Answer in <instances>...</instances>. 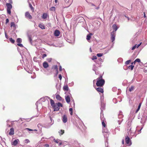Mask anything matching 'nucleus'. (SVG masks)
Masks as SVG:
<instances>
[{
	"mask_svg": "<svg viewBox=\"0 0 147 147\" xmlns=\"http://www.w3.org/2000/svg\"><path fill=\"white\" fill-rule=\"evenodd\" d=\"M96 84L97 86L102 87L105 84V80L102 78V75H100L99 77L96 79Z\"/></svg>",
	"mask_w": 147,
	"mask_h": 147,
	"instance_id": "nucleus-1",
	"label": "nucleus"
},
{
	"mask_svg": "<svg viewBox=\"0 0 147 147\" xmlns=\"http://www.w3.org/2000/svg\"><path fill=\"white\" fill-rule=\"evenodd\" d=\"M6 5L7 7V13L10 15L11 14V9L12 8V6L10 3H7Z\"/></svg>",
	"mask_w": 147,
	"mask_h": 147,
	"instance_id": "nucleus-2",
	"label": "nucleus"
},
{
	"mask_svg": "<svg viewBox=\"0 0 147 147\" xmlns=\"http://www.w3.org/2000/svg\"><path fill=\"white\" fill-rule=\"evenodd\" d=\"M125 142L127 144H129V146L131 145V140L128 136L125 137Z\"/></svg>",
	"mask_w": 147,
	"mask_h": 147,
	"instance_id": "nucleus-3",
	"label": "nucleus"
},
{
	"mask_svg": "<svg viewBox=\"0 0 147 147\" xmlns=\"http://www.w3.org/2000/svg\"><path fill=\"white\" fill-rule=\"evenodd\" d=\"M115 32L114 31L112 32L111 33V40L112 42H113L115 40Z\"/></svg>",
	"mask_w": 147,
	"mask_h": 147,
	"instance_id": "nucleus-4",
	"label": "nucleus"
},
{
	"mask_svg": "<svg viewBox=\"0 0 147 147\" xmlns=\"http://www.w3.org/2000/svg\"><path fill=\"white\" fill-rule=\"evenodd\" d=\"M25 16L26 18L30 19H31L32 18V16L30 15L28 12H26L25 13Z\"/></svg>",
	"mask_w": 147,
	"mask_h": 147,
	"instance_id": "nucleus-5",
	"label": "nucleus"
},
{
	"mask_svg": "<svg viewBox=\"0 0 147 147\" xmlns=\"http://www.w3.org/2000/svg\"><path fill=\"white\" fill-rule=\"evenodd\" d=\"M55 70L57 74L58 73V69L57 66V65H54L52 66L51 68V70Z\"/></svg>",
	"mask_w": 147,
	"mask_h": 147,
	"instance_id": "nucleus-6",
	"label": "nucleus"
},
{
	"mask_svg": "<svg viewBox=\"0 0 147 147\" xmlns=\"http://www.w3.org/2000/svg\"><path fill=\"white\" fill-rule=\"evenodd\" d=\"M96 90L99 92H100L102 93H103L104 92V90L103 88L101 87H98L96 88Z\"/></svg>",
	"mask_w": 147,
	"mask_h": 147,
	"instance_id": "nucleus-7",
	"label": "nucleus"
},
{
	"mask_svg": "<svg viewBox=\"0 0 147 147\" xmlns=\"http://www.w3.org/2000/svg\"><path fill=\"white\" fill-rule=\"evenodd\" d=\"M62 121L64 123H65L67 121V117L66 115H64L62 117Z\"/></svg>",
	"mask_w": 147,
	"mask_h": 147,
	"instance_id": "nucleus-8",
	"label": "nucleus"
},
{
	"mask_svg": "<svg viewBox=\"0 0 147 147\" xmlns=\"http://www.w3.org/2000/svg\"><path fill=\"white\" fill-rule=\"evenodd\" d=\"M54 109V111H58L59 109V107L55 105L53 107H52Z\"/></svg>",
	"mask_w": 147,
	"mask_h": 147,
	"instance_id": "nucleus-9",
	"label": "nucleus"
},
{
	"mask_svg": "<svg viewBox=\"0 0 147 147\" xmlns=\"http://www.w3.org/2000/svg\"><path fill=\"white\" fill-rule=\"evenodd\" d=\"M19 141V140L18 139L16 140L12 143V145H13L14 146H16L18 144V142Z\"/></svg>",
	"mask_w": 147,
	"mask_h": 147,
	"instance_id": "nucleus-10",
	"label": "nucleus"
},
{
	"mask_svg": "<svg viewBox=\"0 0 147 147\" xmlns=\"http://www.w3.org/2000/svg\"><path fill=\"white\" fill-rule=\"evenodd\" d=\"M54 35L56 36H58L60 34V32L59 30H56L54 33Z\"/></svg>",
	"mask_w": 147,
	"mask_h": 147,
	"instance_id": "nucleus-11",
	"label": "nucleus"
},
{
	"mask_svg": "<svg viewBox=\"0 0 147 147\" xmlns=\"http://www.w3.org/2000/svg\"><path fill=\"white\" fill-rule=\"evenodd\" d=\"M14 134V129L13 127L11 128L10 129V131L9 133V134L10 135H13Z\"/></svg>",
	"mask_w": 147,
	"mask_h": 147,
	"instance_id": "nucleus-12",
	"label": "nucleus"
},
{
	"mask_svg": "<svg viewBox=\"0 0 147 147\" xmlns=\"http://www.w3.org/2000/svg\"><path fill=\"white\" fill-rule=\"evenodd\" d=\"M93 34L91 33H90L89 34H88L86 36L87 40H90L91 37V36Z\"/></svg>",
	"mask_w": 147,
	"mask_h": 147,
	"instance_id": "nucleus-13",
	"label": "nucleus"
},
{
	"mask_svg": "<svg viewBox=\"0 0 147 147\" xmlns=\"http://www.w3.org/2000/svg\"><path fill=\"white\" fill-rule=\"evenodd\" d=\"M65 99L66 101V102L67 103H69L70 101V98L69 96H65Z\"/></svg>",
	"mask_w": 147,
	"mask_h": 147,
	"instance_id": "nucleus-14",
	"label": "nucleus"
},
{
	"mask_svg": "<svg viewBox=\"0 0 147 147\" xmlns=\"http://www.w3.org/2000/svg\"><path fill=\"white\" fill-rule=\"evenodd\" d=\"M142 43L141 42L139 44H138L137 45V44H136L135 46H133L132 49V50H134L136 48H138L141 45Z\"/></svg>",
	"mask_w": 147,
	"mask_h": 147,
	"instance_id": "nucleus-15",
	"label": "nucleus"
},
{
	"mask_svg": "<svg viewBox=\"0 0 147 147\" xmlns=\"http://www.w3.org/2000/svg\"><path fill=\"white\" fill-rule=\"evenodd\" d=\"M43 66L45 68H46L49 67V64L47 62H44L43 63Z\"/></svg>",
	"mask_w": 147,
	"mask_h": 147,
	"instance_id": "nucleus-16",
	"label": "nucleus"
},
{
	"mask_svg": "<svg viewBox=\"0 0 147 147\" xmlns=\"http://www.w3.org/2000/svg\"><path fill=\"white\" fill-rule=\"evenodd\" d=\"M56 98L57 100L60 101L62 99V98L58 94H56Z\"/></svg>",
	"mask_w": 147,
	"mask_h": 147,
	"instance_id": "nucleus-17",
	"label": "nucleus"
},
{
	"mask_svg": "<svg viewBox=\"0 0 147 147\" xmlns=\"http://www.w3.org/2000/svg\"><path fill=\"white\" fill-rule=\"evenodd\" d=\"M11 27L12 28L13 27L14 29H16V26L14 22H11Z\"/></svg>",
	"mask_w": 147,
	"mask_h": 147,
	"instance_id": "nucleus-18",
	"label": "nucleus"
},
{
	"mask_svg": "<svg viewBox=\"0 0 147 147\" xmlns=\"http://www.w3.org/2000/svg\"><path fill=\"white\" fill-rule=\"evenodd\" d=\"M50 103L52 107H53L55 105V103L54 100L51 99H50Z\"/></svg>",
	"mask_w": 147,
	"mask_h": 147,
	"instance_id": "nucleus-19",
	"label": "nucleus"
},
{
	"mask_svg": "<svg viewBox=\"0 0 147 147\" xmlns=\"http://www.w3.org/2000/svg\"><path fill=\"white\" fill-rule=\"evenodd\" d=\"M112 27L113 30H115V31H114L115 32L118 29L117 26L115 24H113L112 26Z\"/></svg>",
	"mask_w": 147,
	"mask_h": 147,
	"instance_id": "nucleus-20",
	"label": "nucleus"
},
{
	"mask_svg": "<svg viewBox=\"0 0 147 147\" xmlns=\"http://www.w3.org/2000/svg\"><path fill=\"white\" fill-rule=\"evenodd\" d=\"M65 132V131L64 130H61L59 132V134L60 136L62 135Z\"/></svg>",
	"mask_w": 147,
	"mask_h": 147,
	"instance_id": "nucleus-21",
	"label": "nucleus"
},
{
	"mask_svg": "<svg viewBox=\"0 0 147 147\" xmlns=\"http://www.w3.org/2000/svg\"><path fill=\"white\" fill-rule=\"evenodd\" d=\"M47 14L45 13H44L42 16V18L43 19H45L47 18Z\"/></svg>",
	"mask_w": 147,
	"mask_h": 147,
	"instance_id": "nucleus-22",
	"label": "nucleus"
},
{
	"mask_svg": "<svg viewBox=\"0 0 147 147\" xmlns=\"http://www.w3.org/2000/svg\"><path fill=\"white\" fill-rule=\"evenodd\" d=\"M63 89L65 91H68V86L67 85H65L63 86Z\"/></svg>",
	"mask_w": 147,
	"mask_h": 147,
	"instance_id": "nucleus-23",
	"label": "nucleus"
},
{
	"mask_svg": "<svg viewBox=\"0 0 147 147\" xmlns=\"http://www.w3.org/2000/svg\"><path fill=\"white\" fill-rule=\"evenodd\" d=\"M39 27L41 28L42 29H45V26H44V25L42 24H40L38 25Z\"/></svg>",
	"mask_w": 147,
	"mask_h": 147,
	"instance_id": "nucleus-24",
	"label": "nucleus"
},
{
	"mask_svg": "<svg viewBox=\"0 0 147 147\" xmlns=\"http://www.w3.org/2000/svg\"><path fill=\"white\" fill-rule=\"evenodd\" d=\"M141 104H142L141 103H139V105L138 106V107L136 111V113H137L138 112V111L140 109V108L141 107Z\"/></svg>",
	"mask_w": 147,
	"mask_h": 147,
	"instance_id": "nucleus-25",
	"label": "nucleus"
},
{
	"mask_svg": "<svg viewBox=\"0 0 147 147\" xmlns=\"http://www.w3.org/2000/svg\"><path fill=\"white\" fill-rule=\"evenodd\" d=\"M29 6L30 8L31 9V10L32 11V12H34V8L32 7V5L31 3H29Z\"/></svg>",
	"mask_w": 147,
	"mask_h": 147,
	"instance_id": "nucleus-26",
	"label": "nucleus"
},
{
	"mask_svg": "<svg viewBox=\"0 0 147 147\" xmlns=\"http://www.w3.org/2000/svg\"><path fill=\"white\" fill-rule=\"evenodd\" d=\"M134 67V65H131L128 66V68L129 69H130L131 70H132L133 69Z\"/></svg>",
	"mask_w": 147,
	"mask_h": 147,
	"instance_id": "nucleus-27",
	"label": "nucleus"
},
{
	"mask_svg": "<svg viewBox=\"0 0 147 147\" xmlns=\"http://www.w3.org/2000/svg\"><path fill=\"white\" fill-rule=\"evenodd\" d=\"M134 86H131V87H130L129 89V91L130 92H131L133 91L134 89Z\"/></svg>",
	"mask_w": 147,
	"mask_h": 147,
	"instance_id": "nucleus-28",
	"label": "nucleus"
},
{
	"mask_svg": "<svg viewBox=\"0 0 147 147\" xmlns=\"http://www.w3.org/2000/svg\"><path fill=\"white\" fill-rule=\"evenodd\" d=\"M16 41L18 43H20L22 42V40L21 38H17Z\"/></svg>",
	"mask_w": 147,
	"mask_h": 147,
	"instance_id": "nucleus-29",
	"label": "nucleus"
},
{
	"mask_svg": "<svg viewBox=\"0 0 147 147\" xmlns=\"http://www.w3.org/2000/svg\"><path fill=\"white\" fill-rule=\"evenodd\" d=\"M136 62L140 63V60L139 59H136L134 61V65L135 64V63Z\"/></svg>",
	"mask_w": 147,
	"mask_h": 147,
	"instance_id": "nucleus-30",
	"label": "nucleus"
},
{
	"mask_svg": "<svg viewBox=\"0 0 147 147\" xmlns=\"http://www.w3.org/2000/svg\"><path fill=\"white\" fill-rule=\"evenodd\" d=\"M55 7H52L50 8V10L51 11H55Z\"/></svg>",
	"mask_w": 147,
	"mask_h": 147,
	"instance_id": "nucleus-31",
	"label": "nucleus"
},
{
	"mask_svg": "<svg viewBox=\"0 0 147 147\" xmlns=\"http://www.w3.org/2000/svg\"><path fill=\"white\" fill-rule=\"evenodd\" d=\"M69 111L70 112L71 115H73V109L72 108H70L69 109Z\"/></svg>",
	"mask_w": 147,
	"mask_h": 147,
	"instance_id": "nucleus-32",
	"label": "nucleus"
},
{
	"mask_svg": "<svg viewBox=\"0 0 147 147\" xmlns=\"http://www.w3.org/2000/svg\"><path fill=\"white\" fill-rule=\"evenodd\" d=\"M57 106L58 107H63V105H62V104H61V103L60 102H58L57 103Z\"/></svg>",
	"mask_w": 147,
	"mask_h": 147,
	"instance_id": "nucleus-33",
	"label": "nucleus"
},
{
	"mask_svg": "<svg viewBox=\"0 0 147 147\" xmlns=\"http://www.w3.org/2000/svg\"><path fill=\"white\" fill-rule=\"evenodd\" d=\"M9 40L12 43L15 42V40L11 38H9Z\"/></svg>",
	"mask_w": 147,
	"mask_h": 147,
	"instance_id": "nucleus-34",
	"label": "nucleus"
},
{
	"mask_svg": "<svg viewBox=\"0 0 147 147\" xmlns=\"http://www.w3.org/2000/svg\"><path fill=\"white\" fill-rule=\"evenodd\" d=\"M54 141L56 143L58 144L59 142L60 141V140H56L55 139H54Z\"/></svg>",
	"mask_w": 147,
	"mask_h": 147,
	"instance_id": "nucleus-35",
	"label": "nucleus"
},
{
	"mask_svg": "<svg viewBox=\"0 0 147 147\" xmlns=\"http://www.w3.org/2000/svg\"><path fill=\"white\" fill-rule=\"evenodd\" d=\"M102 126L104 127H105L106 126V125L103 120L102 122Z\"/></svg>",
	"mask_w": 147,
	"mask_h": 147,
	"instance_id": "nucleus-36",
	"label": "nucleus"
},
{
	"mask_svg": "<svg viewBox=\"0 0 147 147\" xmlns=\"http://www.w3.org/2000/svg\"><path fill=\"white\" fill-rule=\"evenodd\" d=\"M131 60H128L125 62V64L126 65L129 64L131 62Z\"/></svg>",
	"mask_w": 147,
	"mask_h": 147,
	"instance_id": "nucleus-37",
	"label": "nucleus"
},
{
	"mask_svg": "<svg viewBox=\"0 0 147 147\" xmlns=\"http://www.w3.org/2000/svg\"><path fill=\"white\" fill-rule=\"evenodd\" d=\"M103 55V54L102 53H98L97 54V56L99 57H101V56H102Z\"/></svg>",
	"mask_w": 147,
	"mask_h": 147,
	"instance_id": "nucleus-38",
	"label": "nucleus"
},
{
	"mask_svg": "<svg viewBox=\"0 0 147 147\" xmlns=\"http://www.w3.org/2000/svg\"><path fill=\"white\" fill-rule=\"evenodd\" d=\"M97 59V57H96V56H93L92 57V60H94V59Z\"/></svg>",
	"mask_w": 147,
	"mask_h": 147,
	"instance_id": "nucleus-39",
	"label": "nucleus"
},
{
	"mask_svg": "<svg viewBox=\"0 0 147 147\" xmlns=\"http://www.w3.org/2000/svg\"><path fill=\"white\" fill-rule=\"evenodd\" d=\"M29 142H30V141L29 140H28V139H26L25 140V143H27Z\"/></svg>",
	"mask_w": 147,
	"mask_h": 147,
	"instance_id": "nucleus-40",
	"label": "nucleus"
},
{
	"mask_svg": "<svg viewBox=\"0 0 147 147\" xmlns=\"http://www.w3.org/2000/svg\"><path fill=\"white\" fill-rule=\"evenodd\" d=\"M17 45L19 46H20V47H23V45L22 44H20V43H18V44H17Z\"/></svg>",
	"mask_w": 147,
	"mask_h": 147,
	"instance_id": "nucleus-41",
	"label": "nucleus"
},
{
	"mask_svg": "<svg viewBox=\"0 0 147 147\" xmlns=\"http://www.w3.org/2000/svg\"><path fill=\"white\" fill-rule=\"evenodd\" d=\"M28 39L30 42H31L32 41V39L31 37L30 36H29L28 37Z\"/></svg>",
	"mask_w": 147,
	"mask_h": 147,
	"instance_id": "nucleus-42",
	"label": "nucleus"
},
{
	"mask_svg": "<svg viewBox=\"0 0 147 147\" xmlns=\"http://www.w3.org/2000/svg\"><path fill=\"white\" fill-rule=\"evenodd\" d=\"M47 55L46 54H43L42 55V58H44L45 57L47 56Z\"/></svg>",
	"mask_w": 147,
	"mask_h": 147,
	"instance_id": "nucleus-43",
	"label": "nucleus"
},
{
	"mask_svg": "<svg viewBox=\"0 0 147 147\" xmlns=\"http://www.w3.org/2000/svg\"><path fill=\"white\" fill-rule=\"evenodd\" d=\"M9 22V20L8 18H7L6 19V22L5 24H7Z\"/></svg>",
	"mask_w": 147,
	"mask_h": 147,
	"instance_id": "nucleus-44",
	"label": "nucleus"
},
{
	"mask_svg": "<svg viewBox=\"0 0 147 147\" xmlns=\"http://www.w3.org/2000/svg\"><path fill=\"white\" fill-rule=\"evenodd\" d=\"M59 79L61 80L62 79V76L61 74H59Z\"/></svg>",
	"mask_w": 147,
	"mask_h": 147,
	"instance_id": "nucleus-45",
	"label": "nucleus"
},
{
	"mask_svg": "<svg viewBox=\"0 0 147 147\" xmlns=\"http://www.w3.org/2000/svg\"><path fill=\"white\" fill-rule=\"evenodd\" d=\"M26 129H27L28 131H31L33 130L32 129L28 128H26Z\"/></svg>",
	"mask_w": 147,
	"mask_h": 147,
	"instance_id": "nucleus-46",
	"label": "nucleus"
},
{
	"mask_svg": "<svg viewBox=\"0 0 147 147\" xmlns=\"http://www.w3.org/2000/svg\"><path fill=\"white\" fill-rule=\"evenodd\" d=\"M58 143H59V146H61L62 144V142L61 141H60Z\"/></svg>",
	"mask_w": 147,
	"mask_h": 147,
	"instance_id": "nucleus-47",
	"label": "nucleus"
},
{
	"mask_svg": "<svg viewBox=\"0 0 147 147\" xmlns=\"http://www.w3.org/2000/svg\"><path fill=\"white\" fill-rule=\"evenodd\" d=\"M45 146L46 147H49V145L48 144H45Z\"/></svg>",
	"mask_w": 147,
	"mask_h": 147,
	"instance_id": "nucleus-48",
	"label": "nucleus"
},
{
	"mask_svg": "<svg viewBox=\"0 0 147 147\" xmlns=\"http://www.w3.org/2000/svg\"><path fill=\"white\" fill-rule=\"evenodd\" d=\"M59 70L60 71H61L62 70V68L61 66H60L59 68Z\"/></svg>",
	"mask_w": 147,
	"mask_h": 147,
	"instance_id": "nucleus-49",
	"label": "nucleus"
},
{
	"mask_svg": "<svg viewBox=\"0 0 147 147\" xmlns=\"http://www.w3.org/2000/svg\"><path fill=\"white\" fill-rule=\"evenodd\" d=\"M122 144H123L124 143V140H123L122 141Z\"/></svg>",
	"mask_w": 147,
	"mask_h": 147,
	"instance_id": "nucleus-50",
	"label": "nucleus"
},
{
	"mask_svg": "<svg viewBox=\"0 0 147 147\" xmlns=\"http://www.w3.org/2000/svg\"><path fill=\"white\" fill-rule=\"evenodd\" d=\"M9 1L11 3H12V0H9Z\"/></svg>",
	"mask_w": 147,
	"mask_h": 147,
	"instance_id": "nucleus-51",
	"label": "nucleus"
},
{
	"mask_svg": "<svg viewBox=\"0 0 147 147\" xmlns=\"http://www.w3.org/2000/svg\"><path fill=\"white\" fill-rule=\"evenodd\" d=\"M125 17H126V18H127L128 20L129 21V18L128 17H127L126 16H125Z\"/></svg>",
	"mask_w": 147,
	"mask_h": 147,
	"instance_id": "nucleus-52",
	"label": "nucleus"
},
{
	"mask_svg": "<svg viewBox=\"0 0 147 147\" xmlns=\"http://www.w3.org/2000/svg\"><path fill=\"white\" fill-rule=\"evenodd\" d=\"M144 18L146 17V15L145 14V13L144 12Z\"/></svg>",
	"mask_w": 147,
	"mask_h": 147,
	"instance_id": "nucleus-53",
	"label": "nucleus"
},
{
	"mask_svg": "<svg viewBox=\"0 0 147 147\" xmlns=\"http://www.w3.org/2000/svg\"><path fill=\"white\" fill-rule=\"evenodd\" d=\"M57 0H55V2L56 3H57Z\"/></svg>",
	"mask_w": 147,
	"mask_h": 147,
	"instance_id": "nucleus-54",
	"label": "nucleus"
},
{
	"mask_svg": "<svg viewBox=\"0 0 147 147\" xmlns=\"http://www.w3.org/2000/svg\"><path fill=\"white\" fill-rule=\"evenodd\" d=\"M131 64H132L131 65H133V64H134V62H133Z\"/></svg>",
	"mask_w": 147,
	"mask_h": 147,
	"instance_id": "nucleus-55",
	"label": "nucleus"
},
{
	"mask_svg": "<svg viewBox=\"0 0 147 147\" xmlns=\"http://www.w3.org/2000/svg\"><path fill=\"white\" fill-rule=\"evenodd\" d=\"M35 131H37V130L36 129H34V130Z\"/></svg>",
	"mask_w": 147,
	"mask_h": 147,
	"instance_id": "nucleus-56",
	"label": "nucleus"
},
{
	"mask_svg": "<svg viewBox=\"0 0 147 147\" xmlns=\"http://www.w3.org/2000/svg\"><path fill=\"white\" fill-rule=\"evenodd\" d=\"M5 36H7V34L6 33H5Z\"/></svg>",
	"mask_w": 147,
	"mask_h": 147,
	"instance_id": "nucleus-57",
	"label": "nucleus"
},
{
	"mask_svg": "<svg viewBox=\"0 0 147 147\" xmlns=\"http://www.w3.org/2000/svg\"><path fill=\"white\" fill-rule=\"evenodd\" d=\"M142 129H141L140 131H141V130Z\"/></svg>",
	"mask_w": 147,
	"mask_h": 147,
	"instance_id": "nucleus-58",
	"label": "nucleus"
},
{
	"mask_svg": "<svg viewBox=\"0 0 147 147\" xmlns=\"http://www.w3.org/2000/svg\"><path fill=\"white\" fill-rule=\"evenodd\" d=\"M98 8H97V9H98Z\"/></svg>",
	"mask_w": 147,
	"mask_h": 147,
	"instance_id": "nucleus-59",
	"label": "nucleus"
}]
</instances>
